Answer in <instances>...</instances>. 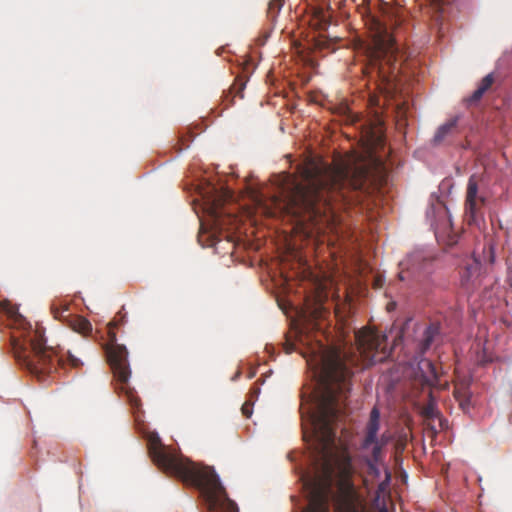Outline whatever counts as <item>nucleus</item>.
<instances>
[{"label":"nucleus","instance_id":"nucleus-23","mask_svg":"<svg viewBox=\"0 0 512 512\" xmlns=\"http://www.w3.org/2000/svg\"><path fill=\"white\" fill-rule=\"evenodd\" d=\"M252 404L249 403V402H245L243 405H242V413L245 417L249 418L251 415H252V408H251Z\"/></svg>","mask_w":512,"mask_h":512},{"label":"nucleus","instance_id":"nucleus-15","mask_svg":"<svg viewBox=\"0 0 512 512\" xmlns=\"http://www.w3.org/2000/svg\"><path fill=\"white\" fill-rule=\"evenodd\" d=\"M332 11L328 6H316L312 9L311 24L320 31H325L331 24Z\"/></svg>","mask_w":512,"mask_h":512},{"label":"nucleus","instance_id":"nucleus-5","mask_svg":"<svg viewBox=\"0 0 512 512\" xmlns=\"http://www.w3.org/2000/svg\"><path fill=\"white\" fill-rule=\"evenodd\" d=\"M105 352L114 378L117 381V389L126 394L129 403L133 407H138L140 399L135 395L128 383L131 371L126 347L117 344L115 335L110 334V342L106 344Z\"/></svg>","mask_w":512,"mask_h":512},{"label":"nucleus","instance_id":"nucleus-16","mask_svg":"<svg viewBox=\"0 0 512 512\" xmlns=\"http://www.w3.org/2000/svg\"><path fill=\"white\" fill-rule=\"evenodd\" d=\"M457 120V118L450 119L437 129L433 137L435 145L443 143L449 136L457 132Z\"/></svg>","mask_w":512,"mask_h":512},{"label":"nucleus","instance_id":"nucleus-12","mask_svg":"<svg viewBox=\"0 0 512 512\" xmlns=\"http://www.w3.org/2000/svg\"><path fill=\"white\" fill-rule=\"evenodd\" d=\"M380 429V411L375 406L370 412L369 420L365 427L364 437L361 443V448L364 451H369L373 442H376L377 435Z\"/></svg>","mask_w":512,"mask_h":512},{"label":"nucleus","instance_id":"nucleus-8","mask_svg":"<svg viewBox=\"0 0 512 512\" xmlns=\"http://www.w3.org/2000/svg\"><path fill=\"white\" fill-rule=\"evenodd\" d=\"M53 317L65 323L71 330L89 336L92 332L91 323L84 317L70 313V302L63 299H56L50 306Z\"/></svg>","mask_w":512,"mask_h":512},{"label":"nucleus","instance_id":"nucleus-2","mask_svg":"<svg viewBox=\"0 0 512 512\" xmlns=\"http://www.w3.org/2000/svg\"><path fill=\"white\" fill-rule=\"evenodd\" d=\"M341 415H310L312 436L318 460L312 475L303 476L308 505L303 512H330L329 499L336 486L335 512H364L352 482L353 466L349 455L337 454L334 425Z\"/></svg>","mask_w":512,"mask_h":512},{"label":"nucleus","instance_id":"nucleus-7","mask_svg":"<svg viewBox=\"0 0 512 512\" xmlns=\"http://www.w3.org/2000/svg\"><path fill=\"white\" fill-rule=\"evenodd\" d=\"M381 53V58L372 64L371 73L379 80L378 88L382 92L392 93L397 88V77L402 64L397 59L393 45Z\"/></svg>","mask_w":512,"mask_h":512},{"label":"nucleus","instance_id":"nucleus-3","mask_svg":"<svg viewBox=\"0 0 512 512\" xmlns=\"http://www.w3.org/2000/svg\"><path fill=\"white\" fill-rule=\"evenodd\" d=\"M0 311L4 312L13 329L11 334V348L19 365L31 374L41 378L57 369V366L79 368L82 362L79 358L67 352L57 356L46 346L44 328L39 324L34 326L21 315L18 308L8 302L0 303Z\"/></svg>","mask_w":512,"mask_h":512},{"label":"nucleus","instance_id":"nucleus-19","mask_svg":"<svg viewBox=\"0 0 512 512\" xmlns=\"http://www.w3.org/2000/svg\"><path fill=\"white\" fill-rule=\"evenodd\" d=\"M390 440V436L383 433L380 437L377 436L376 442H373L370 447V453L374 455V459H379L380 456H384L383 449Z\"/></svg>","mask_w":512,"mask_h":512},{"label":"nucleus","instance_id":"nucleus-14","mask_svg":"<svg viewBox=\"0 0 512 512\" xmlns=\"http://www.w3.org/2000/svg\"><path fill=\"white\" fill-rule=\"evenodd\" d=\"M454 397L456 401L459 403V406L463 411L469 409L471 405V396L472 393L470 391V380L462 379L455 383L454 387Z\"/></svg>","mask_w":512,"mask_h":512},{"label":"nucleus","instance_id":"nucleus-9","mask_svg":"<svg viewBox=\"0 0 512 512\" xmlns=\"http://www.w3.org/2000/svg\"><path fill=\"white\" fill-rule=\"evenodd\" d=\"M479 183L480 177L476 174L471 175L467 182L464 208L470 224L477 221L486 204L485 196L479 193Z\"/></svg>","mask_w":512,"mask_h":512},{"label":"nucleus","instance_id":"nucleus-13","mask_svg":"<svg viewBox=\"0 0 512 512\" xmlns=\"http://www.w3.org/2000/svg\"><path fill=\"white\" fill-rule=\"evenodd\" d=\"M481 262L474 255L466 259L460 271L461 285L465 288L473 286L480 275Z\"/></svg>","mask_w":512,"mask_h":512},{"label":"nucleus","instance_id":"nucleus-18","mask_svg":"<svg viewBox=\"0 0 512 512\" xmlns=\"http://www.w3.org/2000/svg\"><path fill=\"white\" fill-rule=\"evenodd\" d=\"M422 365L427 369L425 375H423V384L433 387L438 382V374L434 364L429 360L422 361Z\"/></svg>","mask_w":512,"mask_h":512},{"label":"nucleus","instance_id":"nucleus-20","mask_svg":"<svg viewBox=\"0 0 512 512\" xmlns=\"http://www.w3.org/2000/svg\"><path fill=\"white\" fill-rule=\"evenodd\" d=\"M421 258V255L419 253H415L409 256V258L405 262H401L400 266L402 267V270L398 274V278L400 281H405L409 278L410 274V267L409 264L411 262L417 261Z\"/></svg>","mask_w":512,"mask_h":512},{"label":"nucleus","instance_id":"nucleus-25","mask_svg":"<svg viewBox=\"0 0 512 512\" xmlns=\"http://www.w3.org/2000/svg\"><path fill=\"white\" fill-rule=\"evenodd\" d=\"M340 109L343 115H346L348 119H351L352 122H355L354 115L352 114L348 106L344 105Z\"/></svg>","mask_w":512,"mask_h":512},{"label":"nucleus","instance_id":"nucleus-26","mask_svg":"<svg viewBox=\"0 0 512 512\" xmlns=\"http://www.w3.org/2000/svg\"><path fill=\"white\" fill-rule=\"evenodd\" d=\"M383 284V280L380 277H376L374 280V287L381 288Z\"/></svg>","mask_w":512,"mask_h":512},{"label":"nucleus","instance_id":"nucleus-10","mask_svg":"<svg viewBox=\"0 0 512 512\" xmlns=\"http://www.w3.org/2000/svg\"><path fill=\"white\" fill-rule=\"evenodd\" d=\"M415 352L423 356L433 344L442 340L441 324L437 321L415 326Z\"/></svg>","mask_w":512,"mask_h":512},{"label":"nucleus","instance_id":"nucleus-1","mask_svg":"<svg viewBox=\"0 0 512 512\" xmlns=\"http://www.w3.org/2000/svg\"><path fill=\"white\" fill-rule=\"evenodd\" d=\"M369 169L364 164L347 163L330 167L312 159L287 176L282 197L284 208L321 236L338 234L341 218L337 206L359 204L366 192Z\"/></svg>","mask_w":512,"mask_h":512},{"label":"nucleus","instance_id":"nucleus-27","mask_svg":"<svg viewBox=\"0 0 512 512\" xmlns=\"http://www.w3.org/2000/svg\"><path fill=\"white\" fill-rule=\"evenodd\" d=\"M259 388L257 387H253L251 390H250V397H257V395L259 394Z\"/></svg>","mask_w":512,"mask_h":512},{"label":"nucleus","instance_id":"nucleus-21","mask_svg":"<svg viewBox=\"0 0 512 512\" xmlns=\"http://www.w3.org/2000/svg\"><path fill=\"white\" fill-rule=\"evenodd\" d=\"M430 401L423 408V415L427 419H433L439 417L440 413L437 410L436 403L432 398V393H429Z\"/></svg>","mask_w":512,"mask_h":512},{"label":"nucleus","instance_id":"nucleus-4","mask_svg":"<svg viewBox=\"0 0 512 512\" xmlns=\"http://www.w3.org/2000/svg\"><path fill=\"white\" fill-rule=\"evenodd\" d=\"M148 452L164 473L198 488L211 506H217L227 499L225 488L213 468L192 462L176 449L164 445L155 433L148 437Z\"/></svg>","mask_w":512,"mask_h":512},{"label":"nucleus","instance_id":"nucleus-17","mask_svg":"<svg viewBox=\"0 0 512 512\" xmlns=\"http://www.w3.org/2000/svg\"><path fill=\"white\" fill-rule=\"evenodd\" d=\"M494 83L493 74L486 75L480 82L478 88L466 99L468 104H475L483 97L485 92L490 89Z\"/></svg>","mask_w":512,"mask_h":512},{"label":"nucleus","instance_id":"nucleus-24","mask_svg":"<svg viewBox=\"0 0 512 512\" xmlns=\"http://www.w3.org/2000/svg\"><path fill=\"white\" fill-rule=\"evenodd\" d=\"M218 205V201H214L212 206L210 207V213L212 217L215 219V221H217L219 217Z\"/></svg>","mask_w":512,"mask_h":512},{"label":"nucleus","instance_id":"nucleus-11","mask_svg":"<svg viewBox=\"0 0 512 512\" xmlns=\"http://www.w3.org/2000/svg\"><path fill=\"white\" fill-rule=\"evenodd\" d=\"M365 463L368 476L373 482H379L378 491L385 492L390 484L391 472L384 463V456H380L379 459L376 460L374 459V455L370 453L369 456L365 457Z\"/></svg>","mask_w":512,"mask_h":512},{"label":"nucleus","instance_id":"nucleus-6","mask_svg":"<svg viewBox=\"0 0 512 512\" xmlns=\"http://www.w3.org/2000/svg\"><path fill=\"white\" fill-rule=\"evenodd\" d=\"M355 339L357 351L365 365L382 362L390 355L386 347V335H381L374 329L365 327L358 330Z\"/></svg>","mask_w":512,"mask_h":512},{"label":"nucleus","instance_id":"nucleus-22","mask_svg":"<svg viewBox=\"0 0 512 512\" xmlns=\"http://www.w3.org/2000/svg\"><path fill=\"white\" fill-rule=\"evenodd\" d=\"M285 0H271L268 4L267 14L271 20H275L278 16L281 8L283 7Z\"/></svg>","mask_w":512,"mask_h":512},{"label":"nucleus","instance_id":"nucleus-28","mask_svg":"<svg viewBox=\"0 0 512 512\" xmlns=\"http://www.w3.org/2000/svg\"><path fill=\"white\" fill-rule=\"evenodd\" d=\"M393 305H394V304H392V303H391V304H388V309L390 310L391 308H393Z\"/></svg>","mask_w":512,"mask_h":512}]
</instances>
